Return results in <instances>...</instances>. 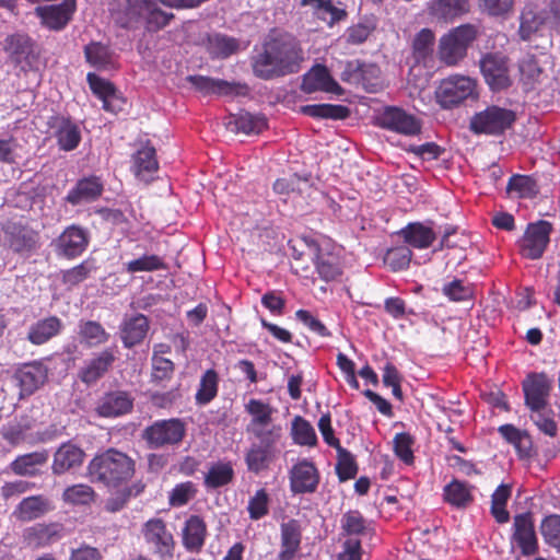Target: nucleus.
<instances>
[{
    "mask_svg": "<svg viewBox=\"0 0 560 560\" xmlns=\"http://www.w3.org/2000/svg\"><path fill=\"white\" fill-rule=\"evenodd\" d=\"M143 535L145 541L154 547L161 557L172 556L174 539L167 530L165 523L160 518H153L145 523Z\"/></svg>",
    "mask_w": 560,
    "mask_h": 560,
    "instance_id": "412c9836",
    "label": "nucleus"
},
{
    "mask_svg": "<svg viewBox=\"0 0 560 560\" xmlns=\"http://www.w3.org/2000/svg\"><path fill=\"white\" fill-rule=\"evenodd\" d=\"M135 474V460L127 454L109 448L96 455L88 466V475L93 482L108 488H117Z\"/></svg>",
    "mask_w": 560,
    "mask_h": 560,
    "instance_id": "f03ea898",
    "label": "nucleus"
},
{
    "mask_svg": "<svg viewBox=\"0 0 560 560\" xmlns=\"http://www.w3.org/2000/svg\"><path fill=\"white\" fill-rule=\"evenodd\" d=\"M162 0H127L125 9L114 12L113 16L121 27L131 28L144 24L149 31L164 27L173 14L160 8ZM167 7H170L167 4Z\"/></svg>",
    "mask_w": 560,
    "mask_h": 560,
    "instance_id": "7ed1b4c3",
    "label": "nucleus"
},
{
    "mask_svg": "<svg viewBox=\"0 0 560 560\" xmlns=\"http://www.w3.org/2000/svg\"><path fill=\"white\" fill-rule=\"evenodd\" d=\"M544 541L560 552V515L546 516L540 524Z\"/></svg>",
    "mask_w": 560,
    "mask_h": 560,
    "instance_id": "6e6d98bb",
    "label": "nucleus"
},
{
    "mask_svg": "<svg viewBox=\"0 0 560 560\" xmlns=\"http://www.w3.org/2000/svg\"><path fill=\"white\" fill-rule=\"evenodd\" d=\"M88 83L92 92L103 102V108L107 112H115L116 95L115 88L108 81L102 79L95 73H88Z\"/></svg>",
    "mask_w": 560,
    "mask_h": 560,
    "instance_id": "58836bf2",
    "label": "nucleus"
},
{
    "mask_svg": "<svg viewBox=\"0 0 560 560\" xmlns=\"http://www.w3.org/2000/svg\"><path fill=\"white\" fill-rule=\"evenodd\" d=\"M48 459L47 452H34L19 456L12 464V470L20 476H35L38 467L44 465Z\"/></svg>",
    "mask_w": 560,
    "mask_h": 560,
    "instance_id": "a19ab883",
    "label": "nucleus"
},
{
    "mask_svg": "<svg viewBox=\"0 0 560 560\" xmlns=\"http://www.w3.org/2000/svg\"><path fill=\"white\" fill-rule=\"evenodd\" d=\"M247 511L254 521L260 520L269 512V495L265 489H259L249 499Z\"/></svg>",
    "mask_w": 560,
    "mask_h": 560,
    "instance_id": "774afa93",
    "label": "nucleus"
},
{
    "mask_svg": "<svg viewBox=\"0 0 560 560\" xmlns=\"http://www.w3.org/2000/svg\"><path fill=\"white\" fill-rule=\"evenodd\" d=\"M271 447L253 444L247 451L245 462L249 471L259 474L268 468L271 460Z\"/></svg>",
    "mask_w": 560,
    "mask_h": 560,
    "instance_id": "8fccbe9b",
    "label": "nucleus"
},
{
    "mask_svg": "<svg viewBox=\"0 0 560 560\" xmlns=\"http://www.w3.org/2000/svg\"><path fill=\"white\" fill-rule=\"evenodd\" d=\"M377 120L382 128L404 136H416L421 131L420 120L399 107H385Z\"/></svg>",
    "mask_w": 560,
    "mask_h": 560,
    "instance_id": "9d476101",
    "label": "nucleus"
},
{
    "mask_svg": "<svg viewBox=\"0 0 560 560\" xmlns=\"http://www.w3.org/2000/svg\"><path fill=\"white\" fill-rule=\"evenodd\" d=\"M551 390V381L544 373L532 374L523 382L525 404L530 410L546 408Z\"/></svg>",
    "mask_w": 560,
    "mask_h": 560,
    "instance_id": "4468645a",
    "label": "nucleus"
},
{
    "mask_svg": "<svg viewBox=\"0 0 560 560\" xmlns=\"http://www.w3.org/2000/svg\"><path fill=\"white\" fill-rule=\"evenodd\" d=\"M117 349L109 347L88 360L79 371V378L86 385L96 383L116 361Z\"/></svg>",
    "mask_w": 560,
    "mask_h": 560,
    "instance_id": "2eb2a0df",
    "label": "nucleus"
},
{
    "mask_svg": "<svg viewBox=\"0 0 560 560\" xmlns=\"http://www.w3.org/2000/svg\"><path fill=\"white\" fill-rule=\"evenodd\" d=\"M547 19L546 12L538 8L527 4L520 16V36L524 40L530 39L539 32Z\"/></svg>",
    "mask_w": 560,
    "mask_h": 560,
    "instance_id": "4c0bfd02",
    "label": "nucleus"
},
{
    "mask_svg": "<svg viewBox=\"0 0 560 560\" xmlns=\"http://www.w3.org/2000/svg\"><path fill=\"white\" fill-rule=\"evenodd\" d=\"M434 33L429 28H422L412 43L413 55L417 60H422L433 50Z\"/></svg>",
    "mask_w": 560,
    "mask_h": 560,
    "instance_id": "e2e57ef3",
    "label": "nucleus"
},
{
    "mask_svg": "<svg viewBox=\"0 0 560 560\" xmlns=\"http://www.w3.org/2000/svg\"><path fill=\"white\" fill-rule=\"evenodd\" d=\"M62 322L57 316L37 320L28 328L27 339L36 346L43 345L57 336L62 329Z\"/></svg>",
    "mask_w": 560,
    "mask_h": 560,
    "instance_id": "c9c22d12",
    "label": "nucleus"
},
{
    "mask_svg": "<svg viewBox=\"0 0 560 560\" xmlns=\"http://www.w3.org/2000/svg\"><path fill=\"white\" fill-rule=\"evenodd\" d=\"M84 452L71 442L63 443L54 454L51 470L55 475H62L80 467L84 460Z\"/></svg>",
    "mask_w": 560,
    "mask_h": 560,
    "instance_id": "393cba45",
    "label": "nucleus"
},
{
    "mask_svg": "<svg viewBox=\"0 0 560 560\" xmlns=\"http://www.w3.org/2000/svg\"><path fill=\"white\" fill-rule=\"evenodd\" d=\"M444 498L450 504L457 508H464L472 500L468 485L459 480H453L445 486Z\"/></svg>",
    "mask_w": 560,
    "mask_h": 560,
    "instance_id": "864d4df0",
    "label": "nucleus"
},
{
    "mask_svg": "<svg viewBox=\"0 0 560 560\" xmlns=\"http://www.w3.org/2000/svg\"><path fill=\"white\" fill-rule=\"evenodd\" d=\"M393 443L396 456L404 463L411 464L415 458L412 451L415 439L409 433L401 432L395 435Z\"/></svg>",
    "mask_w": 560,
    "mask_h": 560,
    "instance_id": "0e129e2a",
    "label": "nucleus"
},
{
    "mask_svg": "<svg viewBox=\"0 0 560 560\" xmlns=\"http://www.w3.org/2000/svg\"><path fill=\"white\" fill-rule=\"evenodd\" d=\"M149 330L148 318L142 314L126 315L120 325V338L126 348L139 345Z\"/></svg>",
    "mask_w": 560,
    "mask_h": 560,
    "instance_id": "bb28decb",
    "label": "nucleus"
},
{
    "mask_svg": "<svg viewBox=\"0 0 560 560\" xmlns=\"http://www.w3.org/2000/svg\"><path fill=\"white\" fill-rule=\"evenodd\" d=\"M247 432L252 433L259 441L258 445L272 447L280 439L281 427L269 422L265 425L247 427Z\"/></svg>",
    "mask_w": 560,
    "mask_h": 560,
    "instance_id": "052dcab7",
    "label": "nucleus"
},
{
    "mask_svg": "<svg viewBox=\"0 0 560 560\" xmlns=\"http://www.w3.org/2000/svg\"><path fill=\"white\" fill-rule=\"evenodd\" d=\"M405 243L418 249L430 247L436 238L432 226L422 222H412L407 224L398 232Z\"/></svg>",
    "mask_w": 560,
    "mask_h": 560,
    "instance_id": "7c9ffc66",
    "label": "nucleus"
},
{
    "mask_svg": "<svg viewBox=\"0 0 560 560\" xmlns=\"http://www.w3.org/2000/svg\"><path fill=\"white\" fill-rule=\"evenodd\" d=\"M84 55L86 61L97 68V69H107L113 65V52L108 46L93 42L85 46Z\"/></svg>",
    "mask_w": 560,
    "mask_h": 560,
    "instance_id": "a18cd8bd",
    "label": "nucleus"
},
{
    "mask_svg": "<svg viewBox=\"0 0 560 560\" xmlns=\"http://www.w3.org/2000/svg\"><path fill=\"white\" fill-rule=\"evenodd\" d=\"M103 192V183L96 176L84 177L68 191L67 202L72 206L95 201Z\"/></svg>",
    "mask_w": 560,
    "mask_h": 560,
    "instance_id": "b1692460",
    "label": "nucleus"
},
{
    "mask_svg": "<svg viewBox=\"0 0 560 560\" xmlns=\"http://www.w3.org/2000/svg\"><path fill=\"white\" fill-rule=\"evenodd\" d=\"M412 252L409 247L398 246L390 248L384 256V262L393 271H400L407 269L411 261Z\"/></svg>",
    "mask_w": 560,
    "mask_h": 560,
    "instance_id": "bf43d9fd",
    "label": "nucleus"
},
{
    "mask_svg": "<svg viewBox=\"0 0 560 560\" xmlns=\"http://www.w3.org/2000/svg\"><path fill=\"white\" fill-rule=\"evenodd\" d=\"M95 270L96 266L93 260H84L80 265L65 271L63 282L69 285H77L88 279Z\"/></svg>",
    "mask_w": 560,
    "mask_h": 560,
    "instance_id": "69168bd1",
    "label": "nucleus"
},
{
    "mask_svg": "<svg viewBox=\"0 0 560 560\" xmlns=\"http://www.w3.org/2000/svg\"><path fill=\"white\" fill-rule=\"evenodd\" d=\"M207 535V527L201 517L191 515L185 522L183 528V545L189 552H199L203 545Z\"/></svg>",
    "mask_w": 560,
    "mask_h": 560,
    "instance_id": "f704fd0d",
    "label": "nucleus"
},
{
    "mask_svg": "<svg viewBox=\"0 0 560 560\" xmlns=\"http://www.w3.org/2000/svg\"><path fill=\"white\" fill-rule=\"evenodd\" d=\"M301 49L289 34H270L260 48H255L250 66L256 78L272 80L299 71Z\"/></svg>",
    "mask_w": 560,
    "mask_h": 560,
    "instance_id": "f257e3e1",
    "label": "nucleus"
},
{
    "mask_svg": "<svg viewBox=\"0 0 560 560\" xmlns=\"http://www.w3.org/2000/svg\"><path fill=\"white\" fill-rule=\"evenodd\" d=\"M377 19L374 15H365L359 22L347 30V42L352 45L364 43L376 30Z\"/></svg>",
    "mask_w": 560,
    "mask_h": 560,
    "instance_id": "c03bdc74",
    "label": "nucleus"
},
{
    "mask_svg": "<svg viewBox=\"0 0 560 560\" xmlns=\"http://www.w3.org/2000/svg\"><path fill=\"white\" fill-rule=\"evenodd\" d=\"M228 129L235 133L253 135L261 132L267 124L264 116L241 112L231 115L226 124Z\"/></svg>",
    "mask_w": 560,
    "mask_h": 560,
    "instance_id": "e433bc0d",
    "label": "nucleus"
},
{
    "mask_svg": "<svg viewBox=\"0 0 560 560\" xmlns=\"http://www.w3.org/2000/svg\"><path fill=\"white\" fill-rule=\"evenodd\" d=\"M61 530L59 524H35L24 530L23 537L30 547L38 548L59 540Z\"/></svg>",
    "mask_w": 560,
    "mask_h": 560,
    "instance_id": "2f4dec72",
    "label": "nucleus"
},
{
    "mask_svg": "<svg viewBox=\"0 0 560 560\" xmlns=\"http://www.w3.org/2000/svg\"><path fill=\"white\" fill-rule=\"evenodd\" d=\"M3 49L10 61L20 66L22 70L31 68L37 58L34 43L26 34L16 33L7 36Z\"/></svg>",
    "mask_w": 560,
    "mask_h": 560,
    "instance_id": "f8f14e48",
    "label": "nucleus"
},
{
    "mask_svg": "<svg viewBox=\"0 0 560 560\" xmlns=\"http://www.w3.org/2000/svg\"><path fill=\"white\" fill-rule=\"evenodd\" d=\"M301 89L303 92L308 94L317 91L332 93L336 95H341L343 93L342 88L330 75L328 69L322 65L314 66L303 75Z\"/></svg>",
    "mask_w": 560,
    "mask_h": 560,
    "instance_id": "a211bd4d",
    "label": "nucleus"
},
{
    "mask_svg": "<svg viewBox=\"0 0 560 560\" xmlns=\"http://www.w3.org/2000/svg\"><path fill=\"white\" fill-rule=\"evenodd\" d=\"M245 411L252 417L247 427H258L271 422L275 409L269 404L264 402L260 399L252 398L245 405Z\"/></svg>",
    "mask_w": 560,
    "mask_h": 560,
    "instance_id": "603ef678",
    "label": "nucleus"
},
{
    "mask_svg": "<svg viewBox=\"0 0 560 560\" xmlns=\"http://www.w3.org/2000/svg\"><path fill=\"white\" fill-rule=\"evenodd\" d=\"M301 4L311 7L314 14L328 25H332L346 16V11L335 7L330 0H301Z\"/></svg>",
    "mask_w": 560,
    "mask_h": 560,
    "instance_id": "ea45409f",
    "label": "nucleus"
},
{
    "mask_svg": "<svg viewBox=\"0 0 560 560\" xmlns=\"http://www.w3.org/2000/svg\"><path fill=\"white\" fill-rule=\"evenodd\" d=\"M78 334L89 347L103 345L109 339V334L95 320H80Z\"/></svg>",
    "mask_w": 560,
    "mask_h": 560,
    "instance_id": "37998d69",
    "label": "nucleus"
},
{
    "mask_svg": "<svg viewBox=\"0 0 560 560\" xmlns=\"http://www.w3.org/2000/svg\"><path fill=\"white\" fill-rule=\"evenodd\" d=\"M304 245L308 248V257L314 261L320 279L326 282L332 281L341 273L336 257L330 254L320 253L319 246L315 241H308Z\"/></svg>",
    "mask_w": 560,
    "mask_h": 560,
    "instance_id": "cd10ccee",
    "label": "nucleus"
},
{
    "mask_svg": "<svg viewBox=\"0 0 560 560\" xmlns=\"http://www.w3.org/2000/svg\"><path fill=\"white\" fill-rule=\"evenodd\" d=\"M234 470L230 463L219 462L210 466L205 476L207 488L215 489L223 487L232 481Z\"/></svg>",
    "mask_w": 560,
    "mask_h": 560,
    "instance_id": "49530a36",
    "label": "nucleus"
},
{
    "mask_svg": "<svg viewBox=\"0 0 560 560\" xmlns=\"http://www.w3.org/2000/svg\"><path fill=\"white\" fill-rule=\"evenodd\" d=\"M480 69L492 91H501L512 83L508 59L498 52H490L480 60Z\"/></svg>",
    "mask_w": 560,
    "mask_h": 560,
    "instance_id": "9b49d317",
    "label": "nucleus"
},
{
    "mask_svg": "<svg viewBox=\"0 0 560 560\" xmlns=\"http://www.w3.org/2000/svg\"><path fill=\"white\" fill-rule=\"evenodd\" d=\"M359 85L369 93H376L384 86L381 78V69L374 63L360 61Z\"/></svg>",
    "mask_w": 560,
    "mask_h": 560,
    "instance_id": "09e8293b",
    "label": "nucleus"
},
{
    "mask_svg": "<svg viewBox=\"0 0 560 560\" xmlns=\"http://www.w3.org/2000/svg\"><path fill=\"white\" fill-rule=\"evenodd\" d=\"M197 493L196 485L186 481L176 485L170 493L168 501L172 506H183L187 504Z\"/></svg>",
    "mask_w": 560,
    "mask_h": 560,
    "instance_id": "338daca9",
    "label": "nucleus"
},
{
    "mask_svg": "<svg viewBox=\"0 0 560 560\" xmlns=\"http://www.w3.org/2000/svg\"><path fill=\"white\" fill-rule=\"evenodd\" d=\"M189 82L200 92L205 94L217 95H246L248 86L242 83L229 82L221 79H213L203 75H190Z\"/></svg>",
    "mask_w": 560,
    "mask_h": 560,
    "instance_id": "aec40b11",
    "label": "nucleus"
},
{
    "mask_svg": "<svg viewBox=\"0 0 560 560\" xmlns=\"http://www.w3.org/2000/svg\"><path fill=\"white\" fill-rule=\"evenodd\" d=\"M54 137L59 148L63 151H72L81 141V129L78 124L63 116L52 117L49 121Z\"/></svg>",
    "mask_w": 560,
    "mask_h": 560,
    "instance_id": "4be33fe9",
    "label": "nucleus"
},
{
    "mask_svg": "<svg viewBox=\"0 0 560 560\" xmlns=\"http://www.w3.org/2000/svg\"><path fill=\"white\" fill-rule=\"evenodd\" d=\"M3 246L21 256H30L39 245V235L22 220L2 223Z\"/></svg>",
    "mask_w": 560,
    "mask_h": 560,
    "instance_id": "0eeeda50",
    "label": "nucleus"
},
{
    "mask_svg": "<svg viewBox=\"0 0 560 560\" xmlns=\"http://www.w3.org/2000/svg\"><path fill=\"white\" fill-rule=\"evenodd\" d=\"M88 244V231L78 225H70L57 238L56 250L58 255L74 258L85 250Z\"/></svg>",
    "mask_w": 560,
    "mask_h": 560,
    "instance_id": "f3484780",
    "label": "nucleus"
},
{
    "mask_svg": "<svg viewBox=\"0 0 560 560\" xmlns=\"http://www.w3.org/2000/svg\"><path fill=\"white\" fill-rule=\"evenodd\" d=\"M301 526L296 520L281 524V550L278 560H292L301 545Z\"/></svg>",
    "mask_w": 560,
    "mask_h": 560,
    "instance_id": "72a5a7b5",
    "label": "nucleus"
},
{
    "mask_svg": "<svg viewBox=\"0 0 560 560\" xmlns=\"http://www.w3.org/2000/svg\"><path fill=\"white\" fill-rule=\"evenodd\" d=\"M75 10V0H62L59 4L39 5L35 14L50 30H62L70 21Z\"/></svg>",
    "mask_w": 560,
    "mask_h": 560,
    "instance_id": "dca6fc26",
    "label": "nucleus"
},
{
    "mask_svg": "<svg viewBox=\"0 0 560 560\" xmlns=\"http://www.w3.org/2000/svg\"><path fill=\"white\" fill-rule=\"evenodd\" d=\"M290 489L294 494L314 493L319 483V474L315 465L303 459L293 465L289 472Z\"/></svg>",
    "mask_w": 560,
    "mask_h": 560,
    "instance_id": "ddd939ff",
    "label": "nucleus"
},
{
    "mask_svg": "<svg viewBox=\"0 0 560 560\" xmlns=\"http://www.w3.org/2000/svg\"><path fill=\"white\" fill-rule=\"evenodd\" d=\"M186 434L185 422L177 418L156 420L142 432V439L151 450L178 445Z\"/></svg>",
    "mask_w": 560,
    "mask_h": 560,
    "instance_id": "423d86ee",
    "label": "nucleus"
},
{
    "mask_svg": "<svg viewBox=\"0 0 560 560\" xmlns=\"http://www.w3.org/2000/svg\"><path fill=\"white\" fill-rule=\"evenodd\" d=\"M476 96V83L469 77L451 75L441 81L436 98L443 108H452Z\"/></svg>",
    "mask_w": 560,
    "mask_h": 560,
    "instance_id": "6e6552de",
    "label": "nucleus"
},
{
    "mask_svg": "<svg viewBox=\"0 0 560 560\" xmlns=\"http://www.w3.org/2000/svg\"><path fill=\"white\" fill-rule=\"evenodd\" d=\"M94 490L90 486L82 483L68 487L62 493V500L73 505L90 504L94 500Z\"/></svg>",
    "mask_w": 560,
    "mask_h": 560,
    "instance_id": "4d7b16f0",
    "label": "nucleus"
},
{
    "mask_svg": "<svg viewBox=\"0 0 560 560\" xmlns=\"http://www.w3.org/2000/svg\"><path fill=\"white\" fill-rule=\"evenodd\" d=\"M513 541L521 548L524 556H532L538 550V541L530 513L518 514L514 517Z\"/></svg>",
    "mask_w": 560,
    "mask_h": 560,
    "instance_id": "6ab92c4d",
    "label": "nucleus"
},
{
    "mask_svg": "<svg viewBox=\"0 0 560 560\" xmlns=\"http://www.w3.org/2000/svg\"><path fill=\"white\" fill-rule=\"evenodd\" d=\"M48 370L40 362L24 365L18 373L16 378L21 390L25 395L33 394L47 380Z\"/></svg>",
    "mask_w": 560,
    "mask_h": 560,
    "instance_id": "473e14b6",
    "label": "nucleus"
},
{
    "mask_svg": "<svg viewBox=\"0 0 560 560\" xmlns=\"http://www.w3.org/2000/svg\"><path fill=\"white\" fill-rule=\"evenodd\" d=\"M124 269L128 273L151 272L165 269L163 259L158 255H143L124 264Z\"/></svg>",
    "mask_w": 560,
    "mask_h": 560,
    "instance_id": "5fc2aeb1",
    "label": "nucleus"
},
{
    "mask_svg": "<svg viewBox=\"0 0 560 560\" xmlns=\"http://www.w3.org/2000/svg\"><path fill=\"white\" fill-rule=\"evenodd\" d=\"M530 419L536 424L539 431L551 438L557 435L558 427L552 418V410L546 408L530 410Z\"/></svg>",
    "mask_w": 560,
    "mask_h": 560,
    "instance_id": "680f3d73",
    "label": "nucleus"
},
{
    "mask_svg": "<svg viewBox=\"0 0 560 560\" xmlns=\"http://www.w3.org/2000/svg\"><path fill=\"white\" fill-rule=\"evenodd\" d=\"M240 44L237 39L214 33L207 37V49L213 56L218 58H226L238 50Z\"/></svg>",
    "mask_w": 560,
    "mask_h": 560,
    "instance_id": "79ce46f5",
    "label": "nucleus"
},
{
    "mask_svg": "<svg viewBox=\"0 0 560 560\" xmlns=\"http://www.w3.org/2000/svg\"><path fill=\"white\" fill-rule=\"evenodd\" d=\"M470 7V0H431L428 10L438 21L448 23L467 14Z\"/></svg>",
    "mask_w": 560,
    "mask_h": 560,
    "instance_id": "a878e982",
    "label": "nucleus"
},
{
    "mask_svg": "<svg viewBox=\"0 0 560 560\" xmlns=\"http://www.w3.org/2000/svg\"><path fill=\"white\" fill-rule=\"evenodd\" d=\"M516 120V114L508 108L491 105L476 113L469 122L476 135L500 136L510 129Z\"/></svg>",
    "mask_w": 560,
    "mask_h": 560,
    "instance_id": "39448f33",
    "label": "nucleus"
},
{
    "mask_svg": "<svg viewBox=\"0 0 560 560\" xmlns=\"http://www.w3.org/2000/svg\"><path fill=\"white\" fill-rule=\"evenodd\" d=\"M132 407L133 398L127 392L116 390L102 398L97 406V412L101 417H119L130 412Z\"/></svg>",
    "mask_w": 560,
    "mask_h": 560,
    "instance_id": "c756f323",
    "label": "nucleus"
},
{
    "mask_svg": "<svg viewBox=\"0 0 560 560\" xmlns=\"http://www.w3.org/2000/svg\"><path fill=\"white\" fill-rule=\"evenodd\" d=\"M54 509L51 501L44 495L24 498L14 509L13 515L21 522H31L43 517Z\"/></svg>",
    "mask_w": 560,
    "mask_h": 560,
    "instance_id": "c85d7f7f",
    "label": "nucleus"
},
{
    "mask_svg": "<svg viewBox=\"0 0 560 560\" xmlns=\"http://www.w3.org/2000/svg\"><path fill=\"white\" fill-rule=\"evenodd\" d=\"M131 170L138 179L144 183L151 182L159 170L155 148L147 143L138 149L132 155Z\"/></svg>",
    "mask_w": 560,
    "mask_h": 560,
    "instance_id": "5701e85b",
    "label": "nucleus"
},
{
    "mask_svg": "<svg viewBox=\"0 0 560 560\" xmlns=\"http://www.w3.org/2000/svg\"><path fill=\"white\" fill-rule=\"evenodd\" d=\"M218 387V373L212 369L207 370L200 378L199 388L196 393V402L198 405L209 404L217 396Z\"/></svg>",
    "mask_w": 560,
    "mask_h": 560,
    "instance_id": "de8ad7c7",
    "label": "nucleus"
},
{
    "mask_svg": "<svg viewBox=\"0 0 560 560\" xmlns=\"http://www.w3.org/2000/svg\"><path fill=\"white\" fill-rule=\"evenodd\" d=\"M302 113L314 118L343 119L349 115V109L342 105L314 104L305 105L301 108Z\"/></svg>",
    "mask_w": 560,
    "mask_h": 560,
    "instance_id": "3c124183",
    "label": "nucleus"
},
{
    "mask_svg": "<svg viewBox=\"0 0 560 560\" xmlns=\"http://www.w3.org/2000/svg\"><path fill=\"white\" fill-rule=\"evenodd\" d=\"M552 225L540 220L528 224L524 236L520 241V250L523 257L535 260L542 256L549 242Z\"/></svg>",
    "mask_w": 560,
    "mask_h": 560,
    "instance_id": "1a4fd4ad",
    "label": "nucleus"
},
{
    "mask_svg": "<svg viewBox=\"0 0 560 560\" xmlns=\"http://www.w3.org/2000/svg\"><path fill=\"white\" fill-rule=\"evenodd\" d=\"M477 27L462 24L443 35L439 42V57L447 66L458 65L467 55V49L477 37Z\"/></svg>",
    "mask_w": 560,
    "mask_h": 560,
    "instance_id": "20e7f679",
    "label": "nucleus"
},
{
    "mask_svg": "<svg viewBox=\"0 0 560 560\" xmlns=\"http://www.w3.org/2000/svg\"><path fill=\"white\" fill-rule=\"evenodd\" d=\"M292 435L294 442L300 445L314 446L317 443V436L314 428L302 417H296L293 420Z\"/></svg>",
    "mask_w": 560,
    "mask_h": 560,
    "instance_id": "13d9d810",
    "label": "nucleus"
}]
</instances>
